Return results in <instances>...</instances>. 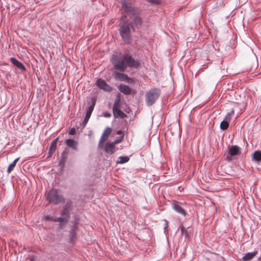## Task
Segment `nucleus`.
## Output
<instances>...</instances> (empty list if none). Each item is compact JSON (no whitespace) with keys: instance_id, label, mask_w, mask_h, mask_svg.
Returning a JSON list of instances; mask_svg holds the SVG:
<instances>
[{"instance_id":"nucleus-1","label":"nucleus","mask_w":261,"mask_h":261,"mask_svg":"<svg viewBox=\"0 0 261 261\" xmlns=\"http://www.w3.org/2000/svg\"><path fill=\"white\" fill-rule=\"evenodd\" d=\"M112 64L114 68L120 72L115 71L113 75L115 79L121 81L130 80L127 74L122 73L124 72L127 67L138 69L141 65L140 61L138 59H134L129 53H125L120 57L114 56Z\"/></svg>"},{"instance_id":"nucleus-2","label":"nucleus","mask_w":261,"mask_h":261,"mask_svg":"<svg viewBox=\"0 0 261 261\" xmlns=\"http://www.w3.org/2000/svg\"><path fill=\"white\" fill-rule=\"evenodd\" d=\"M122 22L119 29V33L123 41L126 44H130L132 41L130 24L128 23L126 15L122 17Z\"/></svg>"},{"instance_id":"nucleus-3","label":"nucleus","mask_w":261,"mask_h":261,"mask_svg":"<svg viewBox=\"0 0 261 261\" xmlns=\"http://www.w3.org/2000/svg\"><path fill=\"white\" fill-rule=\"evenodd\" d=\"M47 200L54 204H58L65 202V198L62 194L59 193L57 189H51L47 194Z\"/></svg>"},{"instance_id":"nucleus-4","label":"nucleus","mask_w":261,"mask_h":261,"mask_svg":"<svg viewBox=\"0 0 261 261\" xmlns=\"http://www.w3.org/2000/svg\"><path fill=\"white\" fill-rule=\"evenodd\" d=\"M161 94V90L159 88L151 89L145 94V101L148 106L152 105Z\"/></svg>"},{"instance_id":"nucleus-5","label":"nucleus","mask_w":261,"mask_h":261,"mask_svg":"<svg viewBox=\"0 0 261 261\" xmlns=\"http://www.w3.org/2000/svg\"><path fill=\"white\" fill-rule=\"evenodd\" d=\"M96 99L95 97H92L90 100L88 102L90 106L86 109V115L83 122V127H85L88 123L91 114L94 110V107L96 104Z\"/></svg>"},{"instance_id":"nucleus-6","label":"nucleus","mask_w":261,"mask_h":261,"mask_svg":"<svg viewBox=\"0 0 261 261\" xmlns=\"http://www.w3.org/2000/svg\"><path fill=\"white\" fill-rule=\"evenodd\" d=\"M121 4L122 9L127 14L129 17H132L133 15L137 13V9L129 1L121 0Z\"/></svg>"},{"instance_id":"nucleus-7","label":"nucleus","mask_w":261,"mask_h":261,"mask_svg":"<svg viewBox=\"0 0 261 261\" xmlns=\"http://www.w3.org/2000/svg\"><path fill=\"white\" fill-rule=\"evenodd\" d=\"M228 155L226 156V159L230 161L234 156L239 155L241 153V148L237 145L229 146L228 148Z\"/></svg>"},{"instance_id":"nucleus-8","label":"nucleus","mask_w":261,"mask_h":261,"mask_svg":"<svg viewBox=\"0 0 261 261\" xmlns=\"http://www.w3.org/2000/svg\"><path fill=\"white\" fill-rule=\"evenodd\" d=\"M96 85L100 89L107 92H111L113 90L112 87L108 85L105 80L100 79L96 81Z\"/></svg>"},{"instance_id":"nucleus-9","label":"nucleus","mask_w":261,"mask_h":261,"mask_svg":"<svg viewBox=\"0 0 261 261\" xmlns=\"http://www.w3.org/2000/svg\"><path fill=\"white\" fill-rule=\"evenodd\" d=\"M77 226L76 224L71 226L69 232V242L73 243L76 240V231L77 230Z\"/></svg>"},{"instance_id":"nucleus-10","label":"nucleus","mask_w":261,"mask_h":261,"mask_svg":"<svg viewBox=\"0 0 261 261\" xmlns=\"http://www.w3.org/2000/svg\"><path fill=\"white\" fill-rule=\"evenodd\" d=\"M132 20L131 28L134 29V26L137 28H140L142 24V21L140 16H139L137 13L135 15H133L132 17H129Z\"/></svg>"},{"instance_id":"nucleus-11","label":"nucleus","mask_w":261,"mask_h":261,"mask_svg":"<svg viewBox=\"0 0 261 261\" xmlns=\"http://www.w3.org/2000/svg\"><path fill=\"white\" fill-rule=\"evenodd\" d=\"M172 208L176 213L185 216L187 214L185 210L181 207L179 203L176 201H174L171 203Z\"/></svg>"},{"instance_id":"nucleus-12","label":"nucleus","mask_w":261,"mask_h":261,"mask_svg":"<svg viewBox=\"0 0 261 261\" xmlns=\"http://www.w3.org/2000/svg\"><path fill=\"white\" fill-rule=\"evenodd\" d=\"M112 132V129L108 127L106 128V129L104 130L103 132L101 138L100 139L99 143H98V147L100 148L102 147V145L103 143V142L106 141V140L107 139V138L109 136L111 133Z\"/></svg>"},{"instance_id":"nucleus-13","label":"nucleus","mask_w":261,"mask_h":261,"mask_svg":"<svg viewBox=\"0 0 261 261\" xmlns=\"http://www.w3.org/2000/svg\"><path fill=\"white\" fill-rule=\"evenodd\" d=\"M117 143H118V141H113L111 143H106L105 146L106 152L109 154L114 153L116 151L115 145Z\"/></svg>"},{"instance_id":"nucleus-14","label":"nucleus","mask_w":261,"mask_h":261,"mask_svg":"<svg viewBox=\"0 0 261 261\" xmlns=\"http://www.w3.org/2000/svg\"><path fill=\"white\" fill-rule=\"evenodd\" d=\"M10 60L13 65L15 67H17L22 71L26 70V68L23 65V64L21 62H19L18 60H17L15 58L12 57L10 59Z\"/></svg>"},{"instance_id":"nucleus-15","label":"nucleus","mask_w":261,"mask_h":261,"mask_svg":"<svg viewBox=\"0 0 261 261\" xmlns=\"http://www.w3.org/2000/svg\"><path fill=\"white\" fill-rule=\"evenodd\" d=\"M65 143L67 146L71 149L77 150L78 143L72 139H68L65 141Z\"/></svg>"},{"instance_id":"nucleus-16","label":"nucleus","mask_w":261,"mask_h":261,"mask_svg":"<svg viewBox=\"0 0 261 261\" xmlns=\"http://www.w3.org/2000/svg\"><path fill=\"white\" fill-rule=\"evenodd\" d=\"M113 113L114 117L116 118L120 117L121 118H124L126 116V115L120 109L118 108H112Z\"/></svg>"},{"instance_id":"nucleus-17","label":"nucleus","mask_w":261,"mask_h":261,"mask_svg":"<svg viewBox=\"0 0 261 261\" xmlns=\"http://www.w3.org/2000/svg\"><path fill=\"white\" fill-rule=\"evenodd\" d=\"M257 253L258 251L256 250H255L252 252H248L243 256L242 260L243 261H249L252 259L257 254Z\"/></svg>"},{"instance_id":"nucleus-18","label":"nucleus","mask_w":261,"mask_h":261,"mask_svg":"<svg viewBox=\"0 0 261 261\" xmlns=\"http://www.w3.org/2000/svg\"><path fill=\"white\" fill-rule=\"evenodd\" d=\"M119 91L125 95H129L132 93V90L127 85L120 84L118 87Z\"/></svg>"},{"instance_id":"nucleus-19","label":"nucleus","mask_w":261,"mask_h":261,"mask_svg":"<svg viewBox=\"0 0 261 261\" xmlns=\"http://www.w3.org/2000/svg\"><path fill=\"white\" fill-rule=\"evenodd\" d=\"M51 221L55 222H59V227L62 228L68 221L62 216L58 218H51Z\"/></svg>"},{"instance_id":"nucleus-20","label":"nucleus","mask_w":261,"mask_h":261,"mask_svg":"<svg viewBox=\"0 0 261 261\" xmlns=\"http://www.w3.org/2000/svg\"><path fill=\"white\" fill-rule=\"evenodd\" d=\"M252 160L259 162L261 161V151L256 150L252 156Z\"/></svg>"},{"instance_id":"nucleus-21","label":"nucleus","mask_w":261,"mask_h":261,"mask_svg":"<svg viewBox=\"0 0 261 261\" xmlns=\"http://www.w3.org/2000/svg\"><path fill=\"white\" fill-rule=\"evenodd\" d=\"M60 215L68 221L70 217V210H67L66 208L65 210L63 209L60 212Z\"/></svg>"},{"instance_id":"nucleus-22","label":"nucleus","mask_w":261,"mask_h":261,"mask_svg":"<svg viewBox=\"0 0 261 261\" xmlns=\"http://www.w3.org/2000/svg\"><path fill=\"white\" fill-rule=\"evenodd\" d=\"M129 160V158L128 156H120L116 163L117 164H122L128 162Z\"/></svg>"},{"instance_id":"nucleus-23","label":"nucleus","mask_w":261,"mask_h":261,"mask_svg":"<svg viewBox=\"0 0 261 261\" xmlns=\"http://www.w3.org/2000/svg\"><path fill=\"white\" fill-rule=\"evenodd\" d=\"M19 158H16L11 164L9 165L7 169V172L8 173H10L14 169L17 162L19 161Z\"/></svg>"},{"instance_id":"nucleus-24","label":"nucleus","mask_w":261,"mask_h":261,"mask_svg":"<svg viewBox=\"0 0 261 261\" xmlns=\"http://www.w3.org/2000/svg\"><path fill=\"white\" fill-rule=\"evenodd\" d=\"M58 141V138H57L55 139H54L52 142H51V144L49 146V149L56 151L57 149V144Z\"/></svg>"},{"instance_id":"nucleus-25","label":"nucleus","mask_w":261,"mask_h":261,"mask_svg":"<svg viewBox=\"0 0 261 261\" xmlns=\"http://www.w3.org/2000/svg\"><path fill=\"white\" fill-rule=\"evenodd\" d=\"M229 125V123L227 121L223 120L220 123V127L222 130H225L228 128Z\"/></svg>"},{"instance_id":"nucleus-26","label":"nucleus","mask_w":261,"mask_h":261,"mask_svg":"<svg viewBox=\"0 0 261 261\" xmlns=\"http://www.w3.org/2000/svg\"><path fill=\"white\" fill-rule=\"evenodd\" d=\"M180 229L181 234L185 237L186 238L189 237V233L186 228H185L183 226L180 225L178 229Z\"/></svg>"},{"instance_id":"nucleus-27","label":"nucleus","mask_w":261,"mask_h":261,"mask_svg":"<svg viewBox=\"0 0 261 261\" xmlns=\"http://www.w3.org/2000/svg\"><path fill=\"white\" fill-rule=\"evenodd\" d=\"M233 113V110H232L231 112L227 113L223 120L227 121V122L229 123L231 120V115Z\"/></svg>"},{"instance_id":"nucleus-28","label":"nucleus","mask_w":261,"mask_h":261,"mask_svg":"<svg viewBox=\"0 0 261 261\" xmlns=\"http://www.w3.org/2000/svg\"><path fill=\"white\" fill-rule=\"evenodd\" d=\"M120 97L118 96H117V97L115 99L113 108H114V107L115 108H118L120 106Z\"/></svg>"},{"instance_id":"nucleus-29","label":"nucleus","mask_w":261,"mask_h":261,"mask_svg":"<svg viewBox=\"0 0 261 261\" xmlns=\"http://www.w3.org/2000/svg\"><path fill=\"white\" fill-rule=\"evenodd\" d=\"M150 4L158 5L160 3V0H146Z\"/></svg>"},{"instance_id":"nucleus-30","label":"nucleus","mask_w":261,"mask_h":261,"mask_svg":"<svg viewBox=\"0 0 261 261\" xmlns=\"http://www.w3.org/2000/svg\"><path fill=\"white\" fill-rule=\"evenodd\" d=\"M64 152H63L61 154V159L59 162L60 165H61L62 164H64V163L65 162V156H64Z\"/></svg>"},{"instance_id":"nucleus-31","label":"nucleus","mask_w":261,"mask_h":261,"mask_svg":"<svg viewBox=\"0 0 261 261\" xmlns=\"http://www.w3.org/2000/svg\"><path fill=\"white\" fill-rule=\"evenodd\" d=\"M103 116L106 118H109L111 116V114L108 111H105L103 112Z\"/></svg>"},{"instance_id":"nucleus-32","label":"nucleus","mask_w":261,"mask_h":261,"mask_svg":"<svg viewBox=\"0 0 261 261\" xmlns=\"http://www.w3.org/2000/svg\"><path fill=\"white\" fill-rule=\"evenodd\" d=\"M75 134V129L74 127L71 128L68 132V134L69 135H74Z\"/></svg>"},{"instance_id":"nucleus-33","label":"nucleus","mask_w":261,"mask_h":261,"mask_svg":"<svg viewBox=\"0 0 261 261\" xmlns=\"http://www.w3.org/2000/svg\"><path fill=\"white\" fill-rule=\"evenodd\" d=\"M70 205H71V202H68L63 207V210H65V208L67 210H69V207L70 206Z\"/></svg>"},{"instance_id":"nucleus-34","label":"nucleus","mask_w":261,"mask_h":261,"mask_svg":"<svg viewBox=\"0 0 261 261\" xmlns=\"http://www.w3.org/2000/svg\"><path fill=\"white\" fill-rule=\"evenodd\" d=\"M164 231L165 232L166 229H167V227L168 226V221L166 220H164Z\"/></svg>"},{"instance_id":"nucleus-35","label":"nucleus","mask_w":261,"mask_h":261,"mask_svg":"<svg viewBox=\"0 0 261 261\" xmlns=\"http://www.w3.org/2000/svg\"><path fill=\"white\" fill-rule=\"evenodd\" d=\"M55 151H53V150L49 149L48 152V157L51 156Z\"/></svg>"},{"instance_id":"nucleus-36","label":"nucleus","mask_w":261,"mask_h":261,"mask_svg":"<svg viewBox=\"0 0 261 261\" xmlns=\"http://www.w3.org/2000/svg\"><path fill=\"white\" fill-rule=\"evenodd\" d=\"M55 151H53V150L49 149L48 152V157L51 156Z\"/></svg>"},{"instance_id":"nucleus-37","label":"nucleus","mask_w":261,"mask_h":261,"mask_svg":"<svg viewBox=\"0 0 261 261\" xmlns=\"http://www.w3.org/2000/svg\"><path fill=\"white\" fill-rule=\"evenodd\" d=\"M123 138V136H121L119 137V138L118 139L115 140L114 141H118V143H119L120 141H121V140H122Z\"/></svg>"},{"instance_id":"nucleus-38","label":"nucleus","mask_w":261,"mask_h":261,"mask_svg":"<svg viewBox=\"0 0 261 261\" xmlns=\"http://www.w3.org/2000/svg\"><path fill=\"white\" fill-rule=\"evenodd\" d=\"M51 218H53V217H49V216H46V217H45V219H46V220H50V221H51Z\"/></svg>"},{"instance_id":"nucleus-39","label":"nucleus","mask_w":261,"mask_h":261,"mask_svg":"<svg viewBox=\"0 0 261 261\" xmlns=\"http://www.w3.org/2000/svg\"><path fill=\"white\" fill-rule=\"evenodd\" d=\"M122 133V132L121 130H118L117 133V134L120 135Z\"/></svg>"},{"instance_id":"nucleus-40","label":"nucleus","mask_w":261,"mask_h":261,"mask_svg":"<svg viewBox=\"0 0 261 261\" xmlns=\"http://www.w3.org/2000/svg\"><path fill=\"white\" fill-rule=\"evenodd\" d=\"M258 260H259V261H261V256H260L258 258Z\"/></svg>"}]
</instances>
